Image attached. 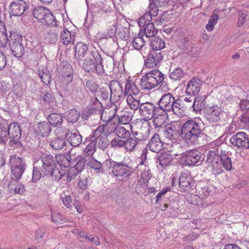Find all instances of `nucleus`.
<instances>
[{"instance_id": "nucleus-1", "label": "nucleus", "mask_w": 249, "mask_h": 249, "mask_svg": "<svg viewBox=\"0 0 249 249\" xmlns=\"http://www.w3.org/2000/svg\"><path fill=\"white\" fill-rule=\"evenodd\" d=\"M40 167L43 176L51 178L52 180L59 181L65 175L61 171L56 162L55 157L51 154H43L40 157Z\"/></svg>"}, {"instance_id": "nucleus-2", "label": "nucleus", "mask_w": 249, "mask_h": 249, "mask_svg": "<svg viewBox=\"0 0 249 249\" xmlns=\"http://www.w3.org/2000/svg\"><path fill=\"white\" fill-rule=\"evenodd\" d=\"M202 130L201 123L195 119H190L181 125L180 137L185 141H198L199 138L206 137Z\"/></svg>"}, {"instance_id": "nucleus-3", "label": "nucleus", "mask_w": 249, "mask_h": 249, "mask_svg": "<svg viewBox=\"0 0 249 249\" xmlns=\"http://www.w3.org/2000/svg\"><path fill=\"white\" fill-rule=\"evenodd\" d=\"M89 56L86 57L82 64V68L87 72L96 73L100 76H103L105 73L106 70L103 65V59L101 55L96 50L90 52Z\"/></svg>"}, {"instance_id": "nucleus-4", "label": "nucleus", "mask_w": 249, "mask_h": 249, "mask_svg": "<svg viewBox=\"0 0 249 249\" xmlns=\"http://www.w3.org/2000/svg\"><path fill=\"white\" fill-rule=\"evenodd\" d=\"M108 172L117 179L122 181L128 180L133 173L132 167L124 161L117 162L109 159Z\"/></svg>"}, {"instance_id": "nucleus-5", "label": "nucleus", "mask_w": 249, "mask_h": 249, "mask_svg": "<svg viewBox=\"0 0 249 249\" xmlns=\"http://www.w3.org/2000/svg\"><path fill=\"white\" fill-rule=\"evenodd\" d=\"M165 76L159 70L155 69L146 72L141 79L142 89L151 90L164 85Z\"/></svg>"}, {"instance_id": "nucleus-6", "label": "nucleus", "mask_w": 249, "mask_h": 249, "mask_svg": "<svg viewBox=\"0 0 249 249\" xmlns=\"http://www.w3.org/2000/svg\"><path fill=\"white\" fill-rule=\"evenodd\" d=\"M9 46L10 51L13 56L17 58H20L25 53L22 43V36L16 30L9 31Z\"/></svg>"}, {"instance_id": "nucleus-7", "label": "nucleus", "mask_w": 249, "mask_h": 249, "mask_svg": "<svg viewBox=\"0 0 249 249\" xmlns=\"http://www.w3.org/2000/svg\"><path fill=\"white\" fill-rule=\"evenodd\" d=\"M181 161L185 165H199L204 160L202 153L197 150H192L186 151L182 156Z\"/></svg>"}, {"instance_id": "nucleus-8", "label": "nucleus", "mask_w": 249, "mask_h": 249, "mask_svg": "<svg viewBox=\"0 0 249 249\" xmlns=\"http://www.w3.org/2000/svg\"><path fill=\"white\" fill-rule=\"evenodd\" d=\"M181 122L174 121L167 124L162 131L163 137L170 141L176 140L178 137H180Z\"/></svg>"}, {"instance_id": "nucleus-9", "label": "nucleus", "mask_w": 249, "mask_h": 249, "mask_svg": "<svg viewBox=\"0 0 249 249\" xmlns=\"http://www.w3.org/2000/svg\"><path fill=\"white\" fill-rule=\"evenodd\" d=\"M123 84L116 80H111L109 82V88L110 92L109 100L111 103H117L124 97Z\"/></svg>"}, {"instance_id": "nucleus-10", "label": "nucleus", "mask_w": 249, "mask_h": 249, "mask_svg": "<svg viewBox=\"0 0 249 249\" xmlns=\"http://www.w3.org/2000/svg\"><path fill=\"white\" fill-rule=\"evenodd\" d=\"M160 107H156L153 104L146 102L141 104L139 111L143 119L147 121L152 119L155 116L156 114L160 113Z\"/></svg>"}, {"instance_id": "nucleus-11", "label": "nucleus", "mask_w": 249, "mask_h": 249, "mask_svg": "<svg viewBox=\"0 0 249 249\" xmlns=\"http://www.w3.org/2000/svg\"><path fill=\"white\" fill-rule=\"evenodd\" d=\"M28 3L25 0H14L10 4L9 13L14 17L21 16L29 9Z\"/></svg>"}, {"instance_id": "nucleus-12", "label": "nucleus", "mask_w": 249, "mask_h": 249, "mask_svg": "<svg viewBox=\"0 0 249 249\" xmlns=\"http://www.w3.org/2000/svg\"><path fill=\"white\" fill-rule=\"evenodd\" d=\"M230 142L234 146L243 147L246 149L249 148V140L247 134L244 132H240L233 135L230 139Z\"/></svg>"}, {"instance_id": "nucleus-13", "label": "nucleus", "mask_w": 249, "mask_h": 249, "mask_svg": "<svg viewBox=\"0 0 249 249\" xmlns=\"http://www.w3.org/2000/svg\"><path fill=\"white\" fill-rule=\"evenodd\" d=\"M162 58V55L160 52L154 50L150 51L144 60V65L147 68L157 67L160 64Z\"/></svg>"}, {"instance_id": "nucleus-14", "label": "nucleus", "mask_w": 249, "mask_h": 249, "mask_svg": "<svg viewBox=\"0 0 249 249\" xmlns=\"http://www.w3.org/2000/svg\"><path fill=\"white\" fill-rule=\"evenodd\" d=\"M206 117L207 120L211 123H216L221 118L222 110L217 105H214L206 108Z\"/></svg>"}, {"instance_id": "nucleus-15", "label": "nucleus", "mask_w": 249, "mask_h": 249, "mask_svg": "<svg viewBox=\"0 0 249 249\" xmlns=\"http://www.w3.org/2000/svg\"><path fill=\"white\" fill-rule=\"evenodd\" d=\"M178 46L182 51L190 55L196 56V49L193 46V43L188 39L182 36L178 42Z\"/></svg>"}, {"instance_id": "nucleus-16", "label": "nucleus", "mask_w": 249, "mask_h": 249, "mask_svg": "<svg viewBox=\"0 0 249 249\" xmlns=\"http://www.w3.org/2000/svg\"><path fill=\"white\" fill-rule=\"evenodd\" d=\"M179 186L182 192H189L192 186L193 181L190 176L185 173H181L178 181Z\"/></svg>"}, {"instance_id": "nucleus-17", "label": "nucleus", "mask_w": 249, "mask_h": 249, "mask_svg": "<svg viewBox=\"0 0 249 249\" xmlns=\"http://www.w3.org/2000/svg\"><path fill=\"white\" fill-rule=\"evenodd\" d=\"M172 103H174V97L170 93H168L160 99L158 107L166 112H170L173 110Z\"/></svg>"}, {"instance_id": "nucleus-18", "label": "nucleus", "mask_w": 249, "mask_h": 249, "mask_svg": "<svg viewBox=\"0 0 249 249\" xmlns=\"http://www.w3.org/2000/svg\"><path fill=\"white\" fill-rule=\"evenodd\" d=\"M65 130L64 136L71 146L76 147L79 146L82 142V137L78 131L72 133L71 130L67 128H64Z\"/></svg>"}, {"instance_id": "nucleus-19", "label": "nucleus", "mask_w": 249, "mask_h": 249, "mask_svg": "<svg viewBox=\"0 0 249 249\" xmlns=\"http://www.w3.org/2000/svg\"><path fill=\"white\" fill-rule=\"evenodd\" d=\"M109 159L106 160L103 163L96 160H93L89 162L90 167L93 169L96 173H103L108 171Z\"/></svg>"}, {"instance_id": "nucleus-20", "label": "nucleus", "mask_w": 249, "mask_h": 249, "mask_svg": "<svg viewBox=\"0 0 249 249\" xmlns=\"http://www.w3.org/2000/svg\"><path fill=\"white\" fill-rule=\"evenodd\" d=\"M200 82L201 80L198 78H192L187 85L186 90L187 95H196L200 89Z\"/></svg>"}, {"instance_id": "nucleus-21", "label": "nucleus", "mask_w": 249, "mask_h": 249, "mask_svg": "<svg viewBox=\"0 0 249 249\" xmlns=\"http://www.w3.org/2000/svg\"><path fill=\"white\" fill-rule=\"evenodd\" d=\"M148 146L151 151L155 153H159L162 150L163 142L159 134L155 133L153 136L148 143Z\"/></svg>"}, {"instance_id": "nucleus-22", "label": "nucleus", "mask_w": 249, "mask_h": 249, "mask_svg": "<svg viewBox=\"0 0 249 249\" xmlns=\"http://www.w3.org/2000/svg\"><path fill=\"white\" fill-rule=\"evenodd\" d=\"M48 123L53 127L60 128L61 129L64 128L61 127L63 123V120L61 114L57 113H52L48 115L47 117ZM64 128H66L64 127Z\"/></svg>"}, {"instance_id": "nucleus-23", "label": "nucleus", "mask_w": 249, "mask_h": 249, "mask_svg": "<svg viewBox=\"0 0 249 249\" xmlns=\"http://www.w3.org/2000/svg\"><path fill=\"white\" fill-rule=\"evenodd\" d=\"M9 128L7 132V136H9L10 140H20L21 134V130L20 125L17 123L8 124Z\"/></svg>"}, {"instance_id": "nucleus-24", "label": "nucleus", "mask_w": 249, "mask_h": 249, "mask_svg": "<svg viewBox=\"0 0 249 249\" xmlns=\"http://www.w3.org/2000/svg\"><path fill=\"white\" fill-rule=\"evenodd\" d=\"M160 113L156 114L153 119V123L156 128L164 127L166 125V121L168 119L167 112L161 109Z\"/></svg>"}, {"instance_id": "nucleus-25", "label": "nucleus", "mask_w": 249, "mask_h": 249, "mask_svg": "<svg viewBox=\"0 0 249 249\" xmlns=\"http://www.w3.org/2000/svg\"><path fill=\"white\" fill-rule=\"evenodd\" d=\"M219 147L218 145H215L211 149L208 150L205 161L207 165L219 160L220 157Z\"/></svg>"}, {"instance_id": "nucleus-26", "label": "nucleus", "mask_w": 249, "mask_h": 249, "mask_svg": "<svg viewBox=\"0 0 249 249\" xmlns=\"http://www.w3.org/2000/svg\"><path fill=\"white\" fill-rule=\"evenodd\" d=\"M51 131L50 124L46 121L39 122L36 129V132L37 135L42 137L48 136Z\"/></svg>"}, {"instance_id": "nucleus-27", "label": "nucleus", "mask_w": 249, "mask_h": 249, "mask_svg": "<svg viewBox=\"0 0 249 249\" xmlns=\"http://www.w3.org/2000/svg\"><path fill=\"white\" fill-rule=\"evenodd\" d=\"M220 158L221 164L227 171H231L232 169L231 158L229 152L220 149Z\"/></svg>"}, {"instance_id": "nucleus-28", "label": "nucleus", "mask_w": 249, "mask_h": 249, "mask_svg": "<svg viewBox=\"0 0 249 249\" xmlns=\"http://www.w3.org/2000/svg\"><path fill=\"white\" fill-rule=\"evenodd\" d=\"M67 140L66 137H57L49 142V145L55 150H60L66 146Z\"/></svg>"}, {"instance_id": "nucleus-29", "label": "nucleus", "mask_w": 249, "mask_h": 249, "mask_svg": "<svg viewBox=\"0 0 249 249\" xmlns=\"http://www.w3.org/2000/svg\"><path fill=\"white\" fill-rule=\"evenodd\" d=\"M9 165L11 168L18 169V168H26V165L25 160L15 155L11 156L9 160Z\"/></svg>"}, {"instance_id": "nucleus-30", "label": "nucleus", "mask_w": 249, "mask_h": 249, "mask_svg": "<svg viewBox=\"0 0 249 249\" xmlns=\"http://www.w3.org/2000/svg\"><path fill=\"white\" fill-rule=\"evenodd\" d=\"M75 57L78 60H81L87 53L88 46L82 42H78L75 47Z\"/></svg>"}, {"instance_id": "nucleus-31", "label": "nucleus", "mask_w": 249, "mask_h": 249, "mask_svg": "<svg viewBox=\"0 0 249 249\" xmlns=\"http://www.w3.org/2000/svg\"><path fill=\"white\" fill-rule=\"evenodd\" d=\"M113 125L111 131L113 130L114 132L118 138L126 139L130 137V132L122 126H115L116 124L112 122Z\"/></svg>"}, {"instance_id": "nucleus-32", "label": "nucleus", "mask_w": 249, "mask_h": 249, "mask_svg": "<svg viewBox=\"0 0 249 249\" xmlns=\"http://www.w3.org/2000/svg\"><path fill=\"white\" fill-rule=\"evenodd\" d=\"M8 121L5 119H0V143L5 144L7 140V132L8 131Z\"/></svg>"}, {"instance_id": "nucleus-33", "label": "nucleus", "mask_w": 249, "mask_h": 249, "mask_svg": "<svg viewBox=\"0 0 249 249\" xmlns=\"http://www.w3.org/2000/svg\"><path fill=\"white\" fill-rule=\"evenodd\" d=\"M19 179H10L8 187L11 190H13L15 194H22L25 192L23 185L19 182Z\"/></svg>"}, {"instance_id": "nucleus-34", "label": "nucleus", "mask_w": 249, "mask_h": 249, "mask_svg": "<svg viewBox=\"0 0 249 249\" xmlns=\"http://www.w3.org/2000/svg\"><path fill=\"white\" fill-rule=\"evenodd\" d=\"M157 162L162 167L170 165L172 161V156L167 153H164L159 155L157 159Z\"/></svg>"}, {"instance_id": "nucleus-35", "label": "nucleus", "mask_w": 249, "mask_h": 249, "mask_svg": "<svg viewBox=\"0 0 249 249\" xmlns=\"http://www.w3.org/2000/svg\"><path fill=\"white\" fill-rule=\"evenodd\" d=\"M117 119L119 123H121L122 120L118 116L117 117L115 118L114 117L113 118H109L108 120V122L105 125H102L99 126L97 129L95 130V131L92 133L94 135V137L97 138L99 139L100 137H101V134L103 132H104L105 127H109L110 125H112V120L113 119Z\"/></svg>"}, {"instance_id": "nucleus-36", "label": "nucleus", "mask_w": 249, "mask_h": 249, "mask_svg": "<svg viewBox=\"0 0 249 249\" xmlns=\"http://www.w3.org/2000/svg\"><path fill=\"white\" fill-rule=\"evenodd\" d=\"M71 157L70 154H67L65 156L63 155H60L55 157L56 162L61 167L66 168L70 166L71 161Z\"/></svg>"}, {"instance_id": "nucleus-37", "label": "nucleus", "mask_w": 249, "mask_h": 249, "mask_svg": "<svg viewBox=\"0 0 249 249\" xmlns=\"http://www.w3.org/2000/svg\"><path fill=\"white\" fill-rule=\"evenodd\" d=\"M169 77L174 81L180 80L185 76V73L179 67L176 68L169 71Z\"/></svg>"}, {"instance_id": "nucleus-38", "label": "nucleus", "mask_w": 249, "mask_h": 249, "mask_svg": "<svg viewBox=\"0 0 249 249\" xmlns=\"http://www.w3.org/2000/svg\"><path fill=\"white\" fill-rule=\"evenodd\" d=\"M80 117V113L75 109H70L65 115V118L68 123L74 124L76 123Z\"/></svg>"}, {"instance_id": "nucleus-39", "label": "nucleus", "mask_w": 249, "mask_h": 249, "mask_svg": "<svg viewBox=\"0 0 249 249\" xmlns=\"http://www.w3.org/2000/svg\"><path fill=\"white\" fill-rule=\"evenodd\" d=\"M60 37L62 43L65 45H68L71 42L74 44V39L72 38L71 32L66 27L63 28V31Z\"/></svg>"}, {"instance_id": "nucleus-40", "label": "nucleus", "mask_w": 249, "mask_h": 249, "mask_svg": "<svg viewBox=\"0 0 249 249\" xmlns=\"http://www.w3.org/2000/svg\"><path fill=\"white\" fill-rule=\"evenodd\" d=\"M207 166L212 174L215 176L222 174L223 172L222 166L219 160L213 162Z\"/></svg>"}, {"instance_id": "nucleus-41", "label": "nucleus", "mask_w": 249, "mask_h": 249, "mask_svg": "<svg viewBox=\"0 0 249 249\" xmlns=\"http://www.w3.org/2000/svg\"><path fill=\"white\" fill-rule=\"evenodd\" d=\"M150 45L154 51L160 50L165 47V43L161 38L155 37L151 39Z\"/></svg>"}, {"instance_id": "nucleus-42", "label": "nucleus", "mask_w": 249, "mask_h": 249, "mask_svg": "<svg viewBox=\"0 0 249 249\" xmlns=\"http://www.w3.org/2000/svg\"><path fill=\"white\" fill-rule=\"evenodd\" d=\"M46 11V14L44 16V18H42L40 22L44 24H46L50 26H52L53 25H56V23L57 20L53 17V15L49 10Z\"/></svg>"}, {"instance_id": "nucleus-43", "label": "nucleus", "mask_w": 249, "mask_h": 249, "mask_svg": "<svg viewBox=\"0 0 249 249\" xmlns=\"http://www.w3.org/2000/svg\"><path fill=\"white\" fill-rule=\"evenodd\" d=\"M126 101L131 109L135 111L138 108L140 109L141 105L140 101L135 98L131 94L128 95Z\"/></svg>"}, {"instance_id": "nucleus-44", "label": "nucleus", "mask_w": 249, "mask_h": 249, "mask_svg": "<svg viewBox=\"0 0 249 249\" xmlns=\"http://www.w3.org/2000/svg\"><path fill=\"white\" fill-rule=\"evenodd\" d=\"M38 76L42 82L46 85H49L52 81L51 73L47 70L38 71Z\"/></svg>"}, {"instance_id": "nucleus-45", "label": "nucleus", "mask_w": 249, "mask_h": 249, "mask_svg": "<svg viewBox=\"0 0 249 249\" xmlns=\"http://www.w3.org/2000/svg\"><path fill=\"white\" fill-rule=\"evenodd\" d=\"M40 97L44 104L52 106L55 103V98L52 93L43 91L40 93Z\"/></svg>"}, {"instance_id": "nucleus-46", "label": "nucleus", "mask_w": 249, "mask_h": 249, "mask_svg": "<svg viewBox=\"0 0 249 249\" xmlns=\"http://www.w3.org/2000/svg\"><path fill=\"white\" fill-rule=\"evenodd\" d=\"M126 150L127 152H131L135 150L137 145L140 143L136 139L130 135L129 138L126 139Z\"/></svg>"}, {"instance_id": "nucleus-47", "label": "nucleus", "mask_w": 249, "mask_h": 249, "mask_svg": "<svg viewBox=\"0 0 249 249\" xmlns=\"http://www.w3.org/2000/svg\"><path fill=\"white\" fill-rule=\"evenodd\" d=\"M46 11H48V9L42 6H37L34 8L33 14L35 18L41 21L44 18V16L46 14Z\"/></svg>"}, {"instance_id": "nucleus-48", "label": "nucleus", "mask_w": 249, "mask_h": 249, "mask_svg": "<svg viewBox=\"0 0 249 249\" xmlns=\"http://www.w3.org/2000/svg\"><path fill=\"white\" fill-rule=\"evenodd\" d=\"M144 33L147 37L154 36L158 33V30L155 28L154 23H150L143 28Z\"/></svg>"}, {"instance_id": "nucleus-49", "label": "nucleus", "mask_w": 249, "mask_h": 249, "mask_svg": "<svg viewBox=\"0 0 249 249\" xmlns=\"http://www.w3.org/2000/svg\"><path fill=\"white\" fill-rule=\"evenodd\" d=\"M8 144L10 147H13L17 153L22 152L24 149L19 140L13 139V140H10Z\"/></svg>"}, {"instance_id": "nucleus-50", "label": "nucleus", "mask_w": 249, "mask_h": 249, "mask_svg": "<svg viewBox=\"0 0 249 249\" xmlns=\"http://www.w3.org/2000/svg\"><path fill=\"white\" fill-rule=\"evenodd\" d=\"M57 34L53 30H49L45 37L46 43L54 44L58 39Z\"/></svg>"}, {"instance_id": "nucleus-51", "label": "nucleus", "mask_w": 249, "mask_h": 249, "mask_svg": "<svg viewBox=\"0 0 249 249\" xmlns=\"http://www.w3.org/2000/svg\"><path fill=\"white\" fill-rule=\"evenodd\" d=\"M2 25L3 26L2 30L0 31V47L4 48L7 42H9V39L3 24Z\"/></svg>"}, {"instance_id": "nucleus-52", "label": "nucleus", "mask_w": 249, "mask_h": 249, "mask_svg": "<svg viewBox=\"0 0 249 249\" xmlns=\"http://www.w3.org/2000/svg\"><path fill=\"white\" fill-rule=\"evenodd\" d=\"M86 87L88 90L92 93L96 95V93L98 91L99 85L93 80L89 79L86 82Z\"/></svg>"}, {"instance_id": "nucleus-53", "label": "nucleus", "mask_w": 249, "mask_h": 249, "mask_svg": "<svg viewBox=\"0 0 249 249\" xmlns=\"http://www.w3.org/2000/svg\"><path fill=\"white\" fill-rule=\"evenodd\" d=\"M122 139L120 138H114L111 141V145L112 147L114 148H121L123 147L125 148L126 149V143L125 140H123Z\"/></svg>"}, {"instance_id": "nucleus-54", "label": "nucleus", "mask_w": 249, "mask_h": 249, "mask_svg": "<svg viewBox=\"0 0 249 249\" xmlns=\"http://www.w3.org/2000/svg\"><path fill=\"white\" fill-rule=\"evenodd\" d=\"M117 36L119 38L123 40H127L130 36L129 29L123 27L119 28Z\"/></svg>"}, {"instance_id": "nucleus-55", "label": "nucleus", "mask_w": 249, "mask_h": 249, "mask_svg": "<svg viewBox=\"0 0 249 249\" xmlns=\"http://www.w3.org/2000/svg\"><path fill=\"white\" fill-rule=\"evenodd\" d=\"M43 176L40 167L34 166L33 170L32 179L33 182H36L41 178V176Z\"/></svg>"}, {"instance_id": "nucleus-56", "label": "nucleus", "mask_w": 249, "mask_h": 249, "mask_svg": "<svg viewBox=\"0 0 249 249\" xmlns=\"http://www.w3.org/2000/svg\"><path fill=\"white\" fill-rule=\"evenodd\" d=\"M26 168H11L12 176L11 179H20L21 177L25 171Z\"/></svg>"}, {"instance_id": "nucleus-57", "label": "nucleus", "mask_w": 249, "mask_h": 249, "mask_svg": "<svg viewBox=\"0 0 249 249\" xmlns=\"http://www.w3.org/2000/svg\"><path fill=\"white\" fill-rule=\"evenodd\" d=\"M90 104L92 108L96 110H101L103 108L102 103L99 100L96 96L90 97Z\"/></svg>"}, {"instance_id": "nucleus-58", "label": "nucleus", "mask_w": 249, "mask_h": 249, "mask_svg": "<svg viewBox=\"0 0 249 249\" xmlns=\"http://www.w3.org/2000/svg\"><path fill=\"white\" fill-rule=\"evenodd\" d=\"M219 16L217 14H213L209 21L208 24L206 25V28L208 31H212L214 25L217 23Z\"/></svg>"}, {"instance_id": "nucleus-59", "label": "nucleus", "mask_w": 249, "mask_h": 249, "mask_svg": "<svg viewBox=\"0 0 249 249\" xmlns=\"http://www.w3.org/2000/svg\"><path fill=\"white\" fill-rule=\"evenodd\" d=\"M133 46L136 50L141 49L145 44V41L142 37H136L132 41Z\"/></svg>"}, {"instance_id": "nucleus-60", "label": "nucleus", "mask_w": 249, "mask_h": 249, "mask_svg": "<svg viewBox=\"0 0 249 249\" xmlns=\"http://www.w3.org/2000/svg\"><path fill=\"white\" fill-rule=\"evenodd\" d=\"M204 104L202 103V101L199 98H195L194 100L192 107H193L194 110L196 112H200L202 107H203Z\"/></svg>"}, {"instance_id": "nucleus-61", "label": "nucleus", "mask_w": 249, "mask_h": 249, "mask_svg": "<svg viewBox=\"0 0 249 249\" xmlns=\"http://www.w3.org/2000/svg\"><path fill=\"white\" fill-rule=\"evenodd\" d=\"M97 143L98 147L102 150L105 149L108 144V141L107 139L105 137H100L98 141H96Z\"/></svg>"}, {"instance_id": "nucleus-62", "label": "nucleus", "mask_w": 249, "mask_h": 249, "mask_svg": "<svg viewBox=\"0 0 249 249\" xmlns=\"http://www.w3.org/2000/svg\"><path fill=\"white\" fill-rule=\"evenodd\" d=\"M101 96V98L104 101H107L109 100L110 92L108 89L104 87L101 88L98 91Z\"/></svg>"}, {"instance_id": "nucleus-63", "label": "nucleus", "mask_w": 249, "mask_h": 249, "mask_svg": "<svg viewBox=\"0 0 249 249\" xmlns=\"http://www.w3.org/2000/svg\"><path fill=\"white\" fill-rule=\"evenodd\" d=\"M240 123L242 125L247 126L249 125V107H248L244 114L240 118Z\"/></svg>"}, {"instance_id": "nucleus-64", "label": "nucleus", "mask_w": 249, "mask_h": 249, "mask_svg": "<svg viewBox=\"0 0 249 249\" xmlns=\"http://www.w3.org/2000/svg\"><path fill=\"white\" fill-rule=\"evenodd\" d=\"M79 173H80V172H78V171L74 167L68 169L67 173V181H71L72 179L74 178Z\"/></svg>"}]
</instances>
